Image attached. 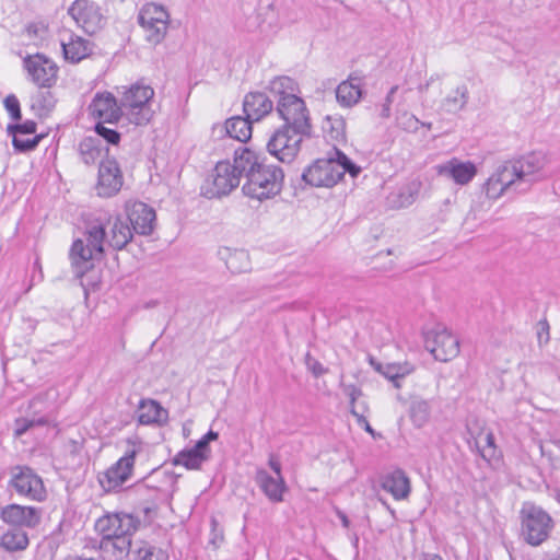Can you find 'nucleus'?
Listing matches in <instances>:
<instances>
[{"mask_svg": "<svg viewBox=\"0 0 560 560\" xmlns=\"http://www.w3.org/2000/svg\"><path fill=\"white\" fill-rule=\"evenodd\" d=\"M546 156L540 152H530L517 159L504 161L482 185V191L488 199L497 200L513 191L524 194L544 178Z\"/></svg>", "mask_w": 560, "mask_h": 560, "instance_id": "1", "label": "nucleus"}, {"mask_svg": "<svg viewBox=\"0 0 560 560\" xmlns=\"http://www.w3.org/2000/svg\"><path fill=\"white\" fill-rule=\"evenodd\" d=\"M235 162L246 177L244 195L262 201L281 192L284 174L280 166L266 163L265 158L243 144L235 149Z\"/></svg>", "mask_w": 560, "mask_h": 560, "instance_id": "2", "label": "nucleus"}, {"mask_svg": "<svg viewBox=\"0 0 560 560\" xmlns=\"http://www.w3.org/2000/svg\"><path fill=\"white\" fill-rule=\"evenodd\" d=\"M138 516L129 513H112L95 522V530L102 535L98 548L102 552H112L115 560L125 559L131 549V537L139 529Z\"/></svg>", "mask_w": 560, "mask_h": 560, "instance_id": "3", "label": "nucleus"}, {"mask_svg": "<svg viewBox=\"0 0 560 560\" xmlns=\"http://www.w3.org/2000/svg\"><path fill=\"white\" fill-rule=\"evenodd\" d=\"M361 167L352 162L341 150L334 145L332 153L327 158L317 159L302 173L301 179L311 187H334L349 173L355 178L361 173Z\"/></svg>", "mask_w": 560, "mask_h": 560, "instance_id": "4", "label": "nucleus"}, {"mask_svg": "<svg viewBox=\"0 0 560 560\" xmlns=\"http://www.w3.org/2000/svg\"><path fill=\"white\" fill-rule=\"evenodd\" d=\"M106 223V214L88 221L83 233L84 238L73 241L70 259L77 277H83L93 267V260L103 257L107 238Z\"/></svg>", "mask_w": 560, "mask_h": 560, "instance_id": "5", "label": "nucleus"}, {"mask_svg": "<svg viewBox=\"0 0 560 560\" xmlns=\"http://www.w3.org/2000/svg\"><path fill=\"white\" fill-rule=\"evenodd\" d=\"M521 537L532 547H538L549 537L555 527L553 518L541 506L524 502L520 510Z\"/></svg>", "mask_w": 560, "mask_h": 560, "instance_id": "6", "label": "nucleus"}, {"mask_svg": "<svg viewBox=\"0 0 560 560\" xmlns=\"http://www.w3.org/2000/svg\"><path fill=\"white\" fill-rule=\"evenodd\" d=\"M154 96V90L150 85L140 83L125 89L119 100L122 116L137 126L147 125L153 117L150 101Z\"/></svg>", "mask_w": 560, "mask_h": 560, "instance_id": "7", "label": "nucleus"}, {"mask_svg": "<svg viewBox=\"0 0 560 560\" xmlns=\"http://www.w3.org/2000/svg\"><path fill=\"white\" fill-rule=\"evenodd\" d=\"M176 485L175 475L164 468H154L133 487L136 492L154 505L167 503Z\"/></svg>", "mask_w": 560, "mask_h": 560, "instance_id": "8", "label": "nucleus"}, {"mask_svg": "<svg viewBox=\"0 0 560 560\" xmlns=\"http://www.w3.org/2000/svg\"><path fill=\"white\" fill-rule=\"evenodd\" d=\"M311 132H300L291 126L283 125L275 130L267 142L268 152L282 163H291L298 155L304 137Z\"/></svg>", "mask_w": 560, "mask_h": 560, "instance_id": "9", "label": "nucleus"}, {"mask_svg": "<svg viewBox=\"0 0 560 560\" xmlns=\"http://www.w3.org/2000/svg\"><path fill=\"white\" fill-rule=\"evenodd\" d=\"M424 347L435 360L447 362L459 353V339L445 326L436 325L424 334Z\"/></svg>", "mask_w": 560, "mask_h": 560, "instance_id": "10", "label": "nucleus"}, {"mask_svg": "<svg viewBox=\"0 0 560 560\" xmlns=\"http://www.w3.org/2000/svg\"><path fill=\"white\" fill-rule=\"evenodd\" d=\"M284 125L300 132H311L312 125L305 102L296 94L280 96L276 107Z\"/></svg>", "mask_w": 560, "mask_h": 560, "instance_id": "11", "label": "nucleus"}, {"mask_svg": "<svg viewBox=\"0 0 560 560\" xmlns=\"http://www.w3.org/2000/svg\"><path fill=\"white\" fill-rule=\"evenodd\" d=\"M138 448L133 445L122 457L97 477L100 486L105 492L117 491L131 477Z\"/></svg>", "mask_w": 560, "mask_h": 560, "instance_id": "12", "label": "nucleus"}, {"mask_svg": "<svg viewBox=\"0 0 560 560\" xmlns=\"http://www.w3.org/2000/svg\"><path fill=\"white\" fill-rule=\"evenodd\" d=\"M168 18L167 11L154 3L147 4L140 10L138 22L145 31V38L149 43L156 45L163 40Z\"/></svg>", "mask_w": 560, "mask_h": 560, "instance_id": "13", "label": "nucleus"}, {"mask_svg": "<svg viewBox=\"0 0 560 560\" xmlns=\"http://www.w3.org/2000/svg\"><path fill=\"white\" fill-rule=\"evenodd\" d=\"M122 185L120 165L114 156H109V149H106V156L101 160L98 166L96 192L100 197L109 198L117 195Z\"/></svg>", "mask_w": 560, "mask_h": 560, "instance_id": "14", "label": "nucleus"}, {"mask_svg": "<svg viewBox=\"0 0 560 560\" xmlns=\"http://www.w3.org/2000/svg\"><path fill=\"white\" fill-rule=\"evenodd\" d=\"M236 166L235 160L233 163L230 161H220L217 163L212 174V186L207 191L209 198H219L229 195L240 185L244 172H241V168Z\"/></svg>", "mask_w": 560, "mask_h": 560, "instance_id": "15", "label": "nucleus"}, {"mask_svg": "<svg viewBox=\"0 0 560 560\" xmlns=\"http://www.w3.org/2000/svg\"><path fill=\"white\" fill-rule=\"evenodd\" d=\"M9 487L18 494L27 497L32 500L43 501L46 498L43 480L30 467H14L12 469V477L9 481Z\"/></svg>", "mask_w": 560, "mask_h": 560, "instance_id": "16", "label": "nucleus"}, {"mask_svg": "<svg viewBox=\"0 0 560 560\" xmlns=\"http://www.w3.org/2000/svg\"><path fill=\"white\" fill-rule=\"evenodd\" d=\"M31 81L39 88L49 89L57 81V65L43 54L28 55L23 59Z\"/></svg>", "mask_w": 560, "mask_h": 560, "instance_id": "17", "label": "nucleus"}, {"mask_svg": "<svg viewBox=\"0 0 560 560\" xmlns=\"http://www.w3.org/2000/svg\"><path fill=\"white\" fill-rule=\"evenodd\" d=\"M68 13L78 26L90 35L98 32L104 25L100 7L91 0H75L68 9Z\"/></svg>", "mask_w": 560, "mask_h": 560, "instance_id": "18", "label": "nucleus"}, {"mask_svg": "<svg viewBox=\"0 0 560 560\" xmlns=\"http://www.w3.org/2000/svg\"><path fill=\"white\" fill-rule=\"evenodd\" d=\"M0 518L14 528H35L40 523L42 510L12 503L1 508Z\"/></svg>", "mask_w": 560, "mask_h": 560, "instance_id": "19", "label": "nucleus"}, {"mask_svg": "<svg viewBox=\"0 0 560 560\" xmlns=\"http://www.w3.org/2000/svg\"><path fill=\"white\" fill-rule=\"evenodd\" d=\"M90 115L98 121L116 124L122 116L119 101L110 92H98L89 105Z\"/></svg>", "mask_w": 560, "mask_h": 560, "instance_id": "20", "label": "nucleus"}, {"mask_svg": "<svg viewBox=\"0 0 560 560\" xmlns=\"http://www.w3.org/2000/svg\"><path fill=\"white\" fill-rule=\"evenodd\" d=\"M127 218L133 232L150 235L154 230L155 211L147 203L136 201L126 205Z\"/></svg>", "mask_w": 560, "mask_h": 560, "instance_id": "21", "label": "nucleus"}, {"mask_svg": "<svg viewBox=\"0 0 560 560\" xmlns=\"http://www.w3.org/2000/svg\"><path fill=\"white\" fill-rule=\"evenodd\" d=\"M436 172L440 176L446 177L455 184L464 186L469 184L477 175V167L470 161L463 162L453 158L445 163L439 164L436 166Z\"/></svg>", "mask_w": 560, "mask_h": 560, "instance_id": "22", "label": "nucleus"}, {"mask_svg": "<svg viewBox=\"0 0 560 560\" xmlns=\"http://www.w3.org/2000/svg\"><path fill=\"white\" fill-rule=\"evenodd\" d=\"M106 230L109 229L106 244L115 250L124 249L131 242L133 230L119 217L110 218L106 215Z\"/></svg>", "mask_w": 560, "mask_h": 560, "instance_id": "23", "label": "nucleus"}, {"mask_svg": "<svg viewBox=\"0 0 560 560\" xmlns=\"http://www.w3.org/2000/svg\"><path fill=\"white\" fill-rule=\"evenodd\" d=\"M381 487L395 500H405L411 491L410 479L401 469H396L382 477Z\"/></svg>", "mask_w": 560, "mask_h": 560, "instance_id": "24", "label": "nucleus"}, {"mask_svg": "<svg viewBox=\"0 0 560 560\" xmlns=\"http://www.w3.org/2000/svg\"><path fill=\"white\" fill-rule=\"evenodd\" d=\"M273 108V102L261 92H249L243 102V112L249 119L259 121Z\"/></svg>", "mask_w": 560, "mask_h": 560, "instance_id": "25", "label": "nucleus"}, {"mask_svg": "<svg viewBox=\"0 0 560 560\" xmlns=\"http://www.w3.org/2000/svg\"><path fill=\"white\" fill-rule=\"evenodd\" d=\"M256 482L271 502H282L287 486L282 476H271L264 469L256 474Z\"/></svg>", "mask_w": 560, "mask_h": 560, "instance_id": "26", "label": "nucleus"}, {"mask_svg": "<svg viewBox=\"0 0 560 560\" xmlns=\"http://www.w3.org/2000/svg\"><path fill=\"white\" fill-rule=\"evenodd\" d=\"M138 421L141 424H165L168 411L154 399H141L138 407Z\"/></svg>", "mask_w": 560, "mask_h": 560, "instance_id": "27", "label": "nucleus"}, {"mask_svg": "<svg viewBox=\"0 0 560 560\" xmlns=\"http://www.w3.org/2000/svg\"><path fill=\"white\" fill-rule=\"evenodd\" d=\"M371 365L385 376L387 380L394 383L395 387H400L399 380L409 375L413 371V366L408 363H381L376 362L373 358L370 359Z\"/></svg>", "mask_w": 560, "mask_h": 560, "instance_id": "28", "label": "nucleus"}, {"mask_svg": "<svg viewBox=\"0 0 560 560\" xmlns=\"http://www.w3.org/2000/svg\"><path fill=\"white\" fill-rule=\"evenodd\" d=\"M210 454L203 448H198L196 443L190 448H184L173 458L174 465H182L187 469H200L202 464L209 460Z\"/></svg>", "mask_w": 560, "mask_h": 560, "instance_id": "29", "label": "nucleus"}, {"mask_svg": "<svg viewBox=\"0 0 560 560\" xmlns=\"http://www.w3.org/2000/svg\"><path fill=\"white\" fill-rule=\"evenodd\" d=\"M362 96L359 79L350 77L336 89L337 102L343 107L355 105Z\"/></svg>", "mask_w": 560, "mask_h": 560, "instance_id": "30", "label": "nucleus"}, {"mask_svg": "<svg viewBox=\"0 0 560 560\" xmlns=\"http://www.w3.org/2000/svg\"><path fill=\"white\" fill-rule=\"evenodd\" d=\"M28 545V535L22 528L8 529L0 537V548L10 553L24 551Z\"/></svg>", "mask_w": 560, "mask_h": 560, "instance_id": "31", "label": "nucleus"}, {"mask_svg": "<svg viewBox=\"0 0 560 560\" xmlns=\"http://www.w3.org/2000/svg\"><path fill=\"white\" fill-rule=\"evenodd\" d=\"M253 121L247 115L231 117L225 121L226 133L230 138L244 143L252 137Z\"/></svg>", "mask_w": 560, "mask_h": 560, "instance_id": "32", "label": "nucleus"}, {"mask_svg": "<svg viewBox=\"0 0 560 560\" xmlns=\"http://www.w3.org/2000/svg\"><path fill=\"white\" fill-rule=\"evenodd\" d=\"M62 50L65 58L72 63L80 62L92 51L89 40L81 37L71 38L69 43H62Z\"/></svg>", "mask_w": 560, "mask_h": 560, "instance_id": "33", "label": "nucleus"}, {"mask_svg": "<svg viewBox=\"0 0 560 560\" xmlns=\"http://www.w3.org/2000/svg\"><path fill=\"white\" fill-rule=\"evenodd\" d=\"M468 100V88L465 84H462L442 101L441 106L446 113L455 114L465 108Z\"/></svg>", "mask_w": 560, "mask_h": 560, "instance_id": "34", "label": "nucleus"}, {"mask_svg": "<svg viewBox=\"0 0 560 560\" xmlns=\"http://www.w3.org/2000/svg\"><path fill=\"white\" fill-rule=\"evenodd\" d=\"M79 154L86 165L95 164L102 155V145L98 138L85 137L79 143Z\"/></svg>", "mask_w": 560, "mask_h": 560, "instance_id": "35", "label": "nucleus"}, {"mask_svg": "<svg viewBox=\"0 0 560 560\" xmlns=\"http://www.w3.org/2000/svg\"><path fill=\"white\" fill-rule=\"evenodd\" d=\"M430 415L431 407L429 401L421 398L411 400L409 406V417L417 428L425 425L430 419Z\"/></svg>", "mask_w": 560, "mask_h": 560, "instance_id": "36", "label": "nucleus"}, {"mask_svg": "<svg viewBox=\"0 0 560 560\" xmlns=\"http://www.w3.org/2000/svg\"><path fill=\"white\" fill-rule=\"evenodd\" d=\"M323 130L325 137L335 142L346 141V121L341 117H327Z\"/></svg>", "mask_w": 560, "mask_h": 560, "instance_id": "37", "label": "nucleus"}, {"mask_svg": "<svg viewBox=\"0 0 560 560\" xmlns=\"http://www.w3.org/2000/svg\"><path fill=\"white\" fill-rule=\"evenodd\" d=\"M133 560H168V553L161 547L140 541L137 544Z\"/></svg>", "mask_w": 560, "mask_h": 560, "instance_id": "38", "label": "nucleus"}, {"mask_svg": "<svg viewBox=\"0 0 560 560\" xmlns=\"http://www.w3.org/2000/svg\"><path fill=\"white\" fill-rule=\"evenodd\" d=\"M270 91L278 97L296 94L298 83L289 77H278L270 82Z\"/></svg>", "mask_w": 560, "mask_h": 560, "instance_id": "39", "label": "nucleus"}, {"mask_svg": "<svg viewBox=\"0 0 560 560\" xmlns=\"http://www.w3.org/2000/svg\"><path fill=\"white\" fill-rule=\"evenodd\" d=\"M49 423V420L47 417H21L15 419L14 421V436L20 438L23 434H25L28 430L35 428V427H44Z\"/></svg>", "mask_w": 560, "mask_h": 560, "instance_id": "40", "label": "nucleus"}, {"mask_svg": "<svg viewBox=\"0 0 560 560\" xmlns=\"http://www.w3.org/2000/svg\"><path fill=\"white\" fill-rule=\"evenodd\" d=\"M226 266L232 272H243L249 268L248 255L245 250H236L226 260Z\"/></svg>", "mask_w": 560, "mask_h": 560, "instance_id": "41", "label": "nucleus"}, {"mask_svg": "<svg viewBox=\"0 0 560 560\" xmlns=\"http://www.w3.org/2000/svg\"><path fill=\"white\" fill-rule=\"evenodd\" d=\"M106 122L97 121L94 126L95 133L105 142L112 145H118L121 140V135L113 128L105 126Z\"/></svg>", "mask_w": 560, "mask_h": 560, "instance_id": "42", "label": "nucleus"}, {"mask_svg": "<svg viewBox=\"0 0 560 560\" xmlns=\"http://www.w3.org/2000/svg\"><path fill=\"white\" fill-rule=\"evenodd\" d=\"M56 105V98L50 91H39L33 103V108H38L44 114H48Z\"/></svg>", "mask_w": 560, "mask_h": 560, "instance_id": "43", "label": "nucleus"}, {"mask_svg": "<svg viewBox=\"0 0 560 560\" xmlns=\"http://www.w3.org/2000/svg\"><path fill=\"white\" fill-rule=\"evenodd\" d=\"M12 144L18 152H30L33 151L43 139V135H36L33 138H22V136H11Z\"/></svg>", "mask_w": 560, "mask_h": 560, "instance_id": "44", "label": "nucleus"}, {"mask_svg": "<svg viewBox=\"0 0 560 560\" xmlns=\"http://www.w3.org/2000/svg\"><path fill=\"white\" fill-rule=\"evenodd\" d=\"M37 124L33 120H26L22 124L15 121V124H9L7 127V133L9 136H24L33 135L36 132Z\"/></svg>", "mask_w": 560, "mask_h": 560, "instance_id": "45", "label": "nucleus"}, {"mask_svg": "<svg viewBox=\"0 0 560 560\" xmlns=\"http://www.w3.org/2000/svg\"><path fill=\"white\" fill-rule=\"evenodd\" d=\"M3 105L13 121H20L22 119L20 101L14 94L7 95L3 100Z\"/></svg>", "mask_w": 560, "mask_h": 560, "instance_id": "46", "label": "nucleus"}, {"mask_svg": "<svg viewBox=\"0 0 560 560\" xmlns=\"http://www.w3.org/2000/svg\"><path fill=\"white\" fill-rule=\"evenodd\" d=\"M480 456L488 463L498 457V450L495 445L494 434L492 432H488L486 434V446L482 448L478 447Z\"/></svg>", "mask_w": 560, "mask_h": 560, "instance_id": "47", "label": "nucleus"}, {"mask_svg": "<svg viewBox=\"0 0 560 560\" xmlns=\"http://www.w3.org/2000/svg\"><path fill=\"white\" fill-rule=\"evenodd\" d=\"M397 125L406 131L417 132L422 122L415 115L405 112L397 117Z\"/></svg>", "mask_w": 560, "mask_h": 560, "instance_id": "48", "label": "nucleus"}, {"mask_svg": "<svg viewBox=\"0 0 560 560\" xmlns=\"http://www.w3.org/2000/svg\"><path fill=\"white\" fill-rule=\"evenodd\" d=\"M25 33L30 39H44L47 34V26L44 23H31L26 26Z\"/></svg>", "mask_w": 560, "mask_h": 560, "instance_id": "49", "label": "nucleus"}, {"mask_svg": "<svg viewBox=\"0 0 560 560\" xmlns=\"http://www.w3.org/2000/svg\"><path fill=\"white\" fill-rule=\"evenodd\" d=\"M305 363L307 369L313 373L315 377H319L327 373V369L323 366V364L314 359L310 353L305 357Z\"/></svg>", "mask_w": 560, "mask_h": 560, "instance_id": "50", "label": "nucleus"}, {"mask_svg": "<svg viewBox=\"0 0 560 560\" xmlns=\"http://www.w3.org/2000/svg\"><path fill=\"white\" fill-rule=\"evenodd\" d=\"M343 392L350 399L351 413L353 416H358L359 413L355 411L354 402L359 397L362 396V390L355 385H346L343 386Z\"/></svg>", "mask_w": 560, "mask_h": 560, "instance_id": "51", "label": "nucleus"}, {"mask_svg": "<svg viewBox=\"0 0 560 560\" xmlns=\"http://www.w3.org/2000/svg\"><path fill=\"white\" fill-rule=\"evenodd\" d=\"M219 524L215 518H211V537L209 542L215 548L223 541V532L218 528Z\"/></svg>", "mask_w": 560, "mask_h": 560, "instance_id": "52", "label": "nucleus"}, {"mask_svg": "<svg viewBox=\"0 0 560 560\" xmlns=\"http://www.w3.org/2000/svg\"><path fill=\"white\" fill-rule=\"evenodd\" d=\"M218 432L209 430L199 441H197L198 448H203L208 454L211 455L210 442L218 439Z\"/></svg>", "mask_w": 560, "mask_h": 560, "instance_id": "53", "label": "nucleus"}, {"mask_svg": "<svg viewBox=\"0 0 560 560\" xmlns=\"http://www.w3.org/2000/svg\"><path fill=\"white\" fill-rule=\"evenodd\" d=\"M549 329H550V327H549L547 319H541L538 322L537 337H538L539 342H541L542 339L545 342H548Z\"/></svg>", "mask_w": 560, "mask_h": 560, "instance_id": "54", "label": "nucleus"}, {"mask_svg": "<svg viewBox=\"0 0 560 560\" xmlns=\"http://www.w3.org/2000/svg\"><path fill=\"white\" fill-rule=\"evenodd\" d=\"M269 466L276 474V476H282L281 474V464L279 459L275 455H270L269 457Z\"/></svg>", "mask_w": 560, "mask_h": 560, "instance_id": "55", "label": "nucleus"}, {"mask_svg": "<svg viewBox=\"0 0 560 560\" xmlns=\"http://www.w3.org/2000/svg\"><path fill=\"white\" fill-rule=\"evenodd\" d=\"M357 419H358V422L361 424V423H364V429L366 432L371 433L372 435H374V430L372 429V427L370 425V423L368 422V420L365 419V417L363 415H358L355 416Z\"/></svg>", "mask_w": 560, "mask_h": 560, "instance_id": "56", "label": "nucleus"}, {"mask_svg": "<svg viewBox=\"0 0 560 560\" xmlns=\"http://www.w3.org/2000/svg\"><path fill=\"white\" fill-rule=\"evenodd\" d=\"M390 105L392 104L384 102V104L382 105L381 113H380L382 118H388L390 116Z\"/></svg>", "mask_w": 560, "mask_h": 560, "instance_id": "57", "label": "nucleus"}, {"mask_svg": "<svg viewBox=\"0 0 560 560\" xmlns=\"http://www.w3.org/2000/svg\"><path fill=\"white\" fill-rule=\"evenodd\" d=\"M398 90V86L397 85H394L390 88V90L388 91L386 97H385V103H388V104H392L393 101H394V95L395 93L397 92Z\"/></svg>", "mask_w": 560, "mask_h": 560, "instance_id": "58", "label": "nucleus"}, {"mask_svg": "<svg viewBox=\"0 0 560 560\" xmlns=\"http://www.w3.org/2000/svg\"><path fill=\"white\" fill-rule=\"evenodd\" d=\"M421 560H443V558L436 553H422Z\"/></svg>", "mask_w": 560, "mask_h": 560, "instance_id": "59", "label": "nucleus"}, {"mask_svg": "<svg viewBox=\"0 0 560 560\" xmlns=\"http://www.w3.org/2000/svg\"><path fill=\"white\" fill-rule=\"evenodd\" d=\"M338 516L341 521L342 526L348 528L350 525V521H349L348 516L341 511H338Z\"/></svg>", "mask_w": 560, "mask_h": 560, "instance_id": "60", "label": "nucleus"}, {"mask_svg": "<svg viewBox=\"0 0 560 560\" xmlns=\"http://www.w3.org/2000/svg\"><path fill=\"white\" fill-rule=\"evenodd\" d=\"M555 499L560 503V489L556 490Z\"/></svg>", "mask_w": 560, "mask_h": 560, "instance_id": "61", "label": "nucleus"}, {"mask_svg": "<svg viewBox=\"0 0 560 560\" xmlns=\"http://www.w3.org/2000/svg\"><path fill=\"white\" fill-rule=\"evenodd\" d=\"M352 541H353V545L357 547L358 542H359V537L357 534L353 535Z\"/></svg>", "mask_w": 560, "mask_h": 560, "instance_id": "62", "label": "nucleus"}, {"mask_svg": "<svg viewBox=\"0 0 560 560\" xmlns=\"http://www.w3.org/2000/svg\"><path fill=\"white\" fill-rule=\"evenodd\" d=\"M78 560H100V559H95V558H79Z\"/></svg>", "mask_w": 560, "mask_h": 560, "instance_id": "63", "label": "nucleus"}, {"mask_svg": "<svg viewBox=\"0 0 560 560\" xmlns=\"http://www.w3.org/2000/svg\"><path fill=\"white\" fill-rule=\"evenodd\" d=\"M421 126H425V127H427V128H429V129L431 128V124H430V122H429V124H423V122H422V125H421Z\"/></svg>", "mask_w": 560, "mask_h": 560, "instance_id": "64", "label": "nucleus"}]
</instances>
